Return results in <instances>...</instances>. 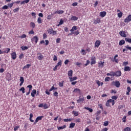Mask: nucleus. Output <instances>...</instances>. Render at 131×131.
<instances>
[{"label": "nucleus", "instance_id": "f257e3e1", "mask_svg": "<svg viewBox=\"0 0 131 131\" xmlns=\"http://www.w3.org/2000/svg\"><path fill=\"white\" fill-rule=\"evenodd\" d=\"M48 32L49 34H52L53 35H56L57 34V31H54L52 28L48 30Z\"/></svg>", "mask_w": 131, "mask_h": 131}, {"label": "nucleus", "instance_id": "f03ea898", "mask_svg": "<svg viewBox=\"0 0 131 131\" xmlns=\"http://www.w3.org/2000/svg\"><path fill=\"white\" fill-rule=\"evenodd\" d=\"M11 58L13 60H16L17 59V54L16 52H13L11 54Z\"/></svg>", "mask_w": 131, "mask_h": 131}, {"label": "nucleus", "instance_id": "7ed1b4c3", "mask_svg": "<svg viewBox=\"0 0 131 131\" xmlns=\"http://www.w3.org/2000/svg\"><path fill=\"white\" fill-rule=\"evenodd\" d=\"M32 42H35V43H37V41H38V38L37 36H34L32 39Z\"/></svg>", "mask_w": 131, "mask_h": 131}, {"label": "nucleus", "instance_id": "20e7f679", "mask_svg": "<svg viewBox=\"0 0 131 131\" xmlns=\"http://www.w3.org/2000/svg\"><path fill=\"white\" fill-rule=\"evenodd\" d=\"M131 20V15H129L127 17H126L125 20V23H127V22H129Z\"/></svg>", "mask_w": 131, "mask_h": 131}, {"label": "nucleus", "instance_id": "39448f33", "mask_svg": "<svg viewBox=\"0 0 131 131\" xmlns=\"http://www.w3.org/2000/svg\"><path fill=\"white\" fill-rule=\"evenodd\" d=\"M84 101V97L83 96H80L79 99L77 100V103H80L81 102H83Z\"/></svg>", "mask_w": 131, "mask_h": 131}, {"label": "nucleus", "instance_id": "423d86ee", "mask_svg": "<svg viewBox=\"0 0 131 131\" xmlns=\"http://www.w3.org/2000/svg\"><path fill=\"white\" fill-rule=\"evenodd\" d=\"M100 45H101V41L98 40H96V41L95 43V48H99Z\"/></svg>", "mask_w": 131, "mask_h": 131}, {"label": "nucleus", "instance_id": "0eeeda50", "mask_svg": "<svg viewBox=\"0 0 131 131\" xmlns=\"http://www.w3.org/2000/svg\"><path fill=\"white\" fill-rule=\"evenodd\" d=\"M119 34H120V35H121V36H122L123 37H126V35L125 34V32H124L123 31H121L119 32Z\"/></svg>", "mask_w": 131, "mask_h": 131}, {"label": "nucleus", "instance_id": "6e6552de", "mask_svg": "<svg viewBox=\"0 0 131 131\" xmlns=\"http://www.w3.org/2000/svg\"><path fill=\"white\" fill-rule=\"evenodd\" d=\"M104 63L105 62L102 61H100L98 63V67H99V68H103V67H104Z\"/></svg>", "mask_w": 131, "mask_h": 131}, {"label": "nucleus", "instance_id": "1a4fd4ad", "mask_svg": "<svg viewBox=\"0 0 131 131\" xmlns=\"http://www.w3.org/2000/svg\"><path fill=\"white\" fill-rule=\"evenodd\" d=\"M63 13H64V11L63 10H57V11H55L54 12V14H62Z\"/></svg>", "mask_w": 131, "mask_h": 131}, {"label": "nucleus", "instance_id": "9d476101", "mask_svg": "<svg viewBox=\"0 0 131 131\" xmlns=\"http://www.w3.org/2000/svg\"><path fill=\"white\" fill-rule=\"evenodd\" d=\"M115 76L116 77H119L121 76V71H118L115 73Z\"/></svg>", "mask_w": 131, "mask_h": 131}, {"label": "nucleus", "instance_id": "9b49d317", "mask_svg": "<svg viewBox=\"0 0 131 131\" xmlns=\"http://www.w3.org/2000/svg\"><path fill=\"white\" fill-rule=\"evenodd\" d=\"M69 78L71 82L74 81V80H76V79H77V77H74L73 78L72 77H69Z\"/></svg>", "mask_w": 131, "mask_h": 131}, {"label": "nucleus", "instance_id": "f8f14e48", "mask_svg": "<svg viewBox=\"0 0 131 131\" xmlns=\"http://www.w3.org/2000/svg\"><path fill=\"white\" fill-rule=\"evenodd\" d=\"M72 74H73V71L71 70L68 72V75L69 76V77H72Z\"/></svg>", "mask_w": 131, "mask_h": 131}, {"label": "nucleus", "instance_id": "ddd939ff", "mask_svg": "<svg viewBox=\"0 0 131 131\" xmlns=\"http://www.w3.org/2000/svg\"><path fill=\"white\" fill-rule=\"evenodd\" d=\"M100 17H103L106 16V12L103 11L100 13Z\"/></svg>", "mask_w": 131, "mask_h": 131}, {"label": "nucleus", "instance_id": "4468645a", "mask_svg": "<svg viewBox=\"0 0 131 131\" xmlns=\"http://www.w3.org/2000/svg\"><path fill=\"white\" fill-rule=\"evenodd\" d=\"M115 86L116 88H119V86H120V83L119 82V81H115Z\"/></svg>", "mask_w": 131, "mask_h": 131}, {"label": "nucleus", "instance_id": "2eb2a0df", "mask_svg": "<svg viewBox=\"0 0 131 131\" xmlns=\"http://www.w3.org/2000/svg\"><path fill=\"white\" fill-rule=\"evenodd\" d=\"M101 22V19L100 18H97V19H96L95 20H94V24H98L99 23H100Z\"/></svg>", "mask_w": 131, "mask_h": 131}, {"label": "nucleus", "instance_id": "dca6fc26", "mask_svg": "<svg viewBox=\"0 0 131 131\" xmlns=\"http://www.w3.org/2000/svg\"><path fill=\"white\" fill-rule=\"evenodd\" d=\"M78 19V18L76 16H72L71 17V20H72L73 21H77Z\"/></svg>", "mask_w": 131, "mask_h": 131}, {"label": "nucleus", "instance_id": "f3484780", "mask_svg": "<svg viewBox=\"0 0 131 131\" xmlns=\"http://www.w3.org/2000/svg\"><path fill=\"white\" fill-rule=\"evenodd\" d=\"M124 43H125V41L124 40H121L120 41L119 45V46H123Z\"/></svg>", "mask_w": 131, "mask_h": 131}, {"label": "nucleus", "instance_id": "a211bd4d", "mask_svg": "<svg viewBox=\"0 0 131 131\" xmlns=\"http://www.w3.org/2000/svg\"><path fill=\"white\" fill-rule=\"evenodd\" d=\"M33 117V115L32 114H30V121L31 122H34V120H32V118Z\"/></svg>", "mask_w": 131, "mask_h": 131}, {"label": "nucleus", "instance_id": "6ab92c4d", "mask_svg": "<svg viewBox=\"0 0 131 131\" xmlns=\"http://www.w3.org/2000/svg\"><path fill=\"white\" fill-rule=\"evenodd\" d=\"M130 68L129 67H125L124 69V71H130Z\"/></svg>", "mask_w": 131, "mask_h": 131}, {"label": "nucleus", "instance_id": "aec40b11", "mask_svg": "<svg viewBox=\"0 0 131 131\" xmlns=\"http://www.w3.org/2000/svg\"><path fill=\"white\" fill-rule=\"evenodd\" d=\"M73 93H80V89L78 88L75 89L73 91Z\"/></svg>", "mask_w": 131, "mask_h": 131}, {"label": "nucleus", "instance_id": "412c9836", "mask_svg": "<svg viewBox=\"0 0 131 131\" xmlns=\"http://www.w3.org/2000/svg\"><path fill=\"white\" fill-rule=\"evenodd\" d=\"M20 49H22L23 51H25V50H28V47L27 46H21Z\"/></svg>", "mask_w": 131, "mask_h": 131}, {"label": "nucleus", "instance_id": "4be33fe9", "mask_svg": "<svg viewBox=\"0 0 131 131\" xmlns=\"http://www.w3.org/2000/svg\"><path fill=\"white\" fill-rule=\"evenodd\" d=\"M91 64L93 65L94 64H96V60H95V59H94V58H91Z\"/></svg>", "mask_w": 131, "mask_h": 131}, {"label": "nucleus", "instance_id": "5701e85b", "mask_svg": "<svg viewBox=\"0 0 131 131\" xmlns=\"http://www.w3.org/2000/svg\"><path fill=\"white\" fill-rule=\"evenodd\" d=\"M30 66H31V64H28L26 66H25L24 67V68H23V69H27L29 68V67H30Z\"/></svg>", "mask_w": 131, "mask_h": 131}, {"label": "nucleus", "instance_id": "b1692460", "mask_svg": "<svg viewBox=\"0 0 131 131\" xmlns=\"http://www.w3.org/2000/svg\"><path fill=\"white\" fill-rule=\"evenodd\" d=\"M38 59L40 61H41V60H42V59H43V55L40 54L39 56H38Z\"/></svg>", "mask_w": 131, "mask_h": 131}, {"label": "nucleus", "instance_id": "393cba45", "mask_svg": "<svg viewBox=\"0 0 131 131\" xmlns=\"http://www.w3.org/2000/svg\"><path fill=\"white\" fill-rule=\"evenodd\" d=\"M74 126H75V123H71L70 124V128H73V127H74Z\"/></svg>", "mask_w": 131, "mask_h": 131}, {"label": "nucleus", "instance_id": "a878e982", "mask_svg": "<svg viewBox=\"0 0 131 131\" xmlns=\"http://www.w3.org/2000/svg\"><path fill=\"white\" fill-rule=\"evenodd\" d=\"M64 128H66V125H64L62 126L59 127L58 128V130H60V129H64Z\"/></svg>", "mask_w": 131, "mask_h": 131}, {"label": "nucleus", "instance_id": "bb28decb", "mask_svg": "<svg viewBox=\"0 0 131 131\" xmlns=\"http://www.w3.org/2000/svg\"><path fill=\"white\" fill-rule=\"evenodd\" d=\"M37 22L38 24H41V23H42V20H41V18L38 17L37 19Z\"/></svg>", "mask_w": 131, "mask_h": 131}, {"label": "nucleus", "instance_id": "cd10ccee", "mask_svg": "<svg viewBox=\"0 0 131 131\" xmlns=\"http://www.w3.org/2000/svg\"><path fill=\"white\" fill-rule=\"evenodd\" d=\"M30 26L32 27V28H34L35 27V24L33 22L30 23Z\"/></svg>", "mask_w": 131, "mask_h": 131}, {"label": "nucleus", "instance_id": "c85d7f7f", "mask_svg": "<svg viewBox=\"0 0 131 131\" xmlns=\"http://www.w3.org/2000/svg\"><path fill=\"white\" fill-rule=\"evenodd\" d=\"M19 91H21L23 94L25 93V88L24 87H22L19 89Z\"/></svg>", "mask_w": 131, "mask_h": 131}, {"label": "nucleus", "instance_id": "c756f323", "mask_svg": "<svg viewBox=\"0 0 131 131\" xmlns=\"http://www.w3.org/2000/svg\"><path fill=\"white\" fill-rule=\"evenodd\" d=\"M125 41H127V42H129L130 43L131 42V38H125Z\"/></svg>", "mask_w": 131, "mask_h": 131}, {"label": "nucleus", "instance_id": "7c9ffc66", "mask_svg": "<svg viewBox=\"0 0 131 131\" xmlns=\"http://www.w3.org/2000/svg\"><path fill=\"white\" fill-rule=\"evenodd\" d=\"M108 101H109L110 103H112V105H114L115 104L114 100L113 99H109Z\"/></svg>", "mask_w": 131, "mask_h": 131}, {"label": "nucleus", "instance_id": "2f4dec72", "mask_svg": "<svg viewBox=\"0 0 131 131\" xmlns=\"http://www.w3.org/2000/svg\"><path fill=\"white\" fill-rule=\"evenodd\" d=\"M108 124H109V122L108 121L104 122V124H103L104 126H108Z\"/></svg>", "mask_w": 131, "mask_h": 131}, {"label": "nucleus", "instance_id": "473e14b6", "mask_svg": "<svg viewBox=\"0 0 131 131\" xmlns=\"http://www.w3.org/2000/svg\"><path fill=\"white\" fill-rule=\"evenodd\" d=\"M43 118V116H39L36 118V120L38 121L39 120H41L42 118Z\"/></svg>", "mask_w": 131, "mask_h": 131}, {"label": "nucleus", "instance_id": "72a5a7b5", "mask_svg": "<svg viewBox=\"0 0 131 131\" xmlns=\"http://www.w3.org/2000/svg\"><path fill=\"white\" fill-rule=\"evenodd\" d=\"M84 109H86V110H88L90 112H93V109H92L90 107H85Z\"/></svg>", "mask_w": 131, "mask_h": 131}, {"label": "nucleus", "instance_id": "f704fd0d", "mask_svg": "<svg viewBox=\"0 0 131 131\" xmlns=\"http://www.w3.org/2000/svg\"><path fill=\"white\" fill-rule=\"evenodd\" d=\"M63 23H64V21L63 20V19H61L59 21V24L57 25V26H60V25H62Z\"/></svg>", "mask_w": 131, "mask_h": 131}, {"label": "nucleus", "instance_id": "c9c22d12", "mask_svg": "<svg viewBox=\"0 0 131 131\" xmlns=\"http://www.w3.org/2000/svg\"><path fill=\"white\" fill-rule=\"evenodd\" d=\"M73 114H74V115H75V116H78V112L73 111Z\"/></svg>", "mask_w": 131, "mask_h": 131}, {"label": "nucleus", "instance_id": "e433bc0d", "mask_svg": "<svg viewBox=\"0 0 131 131\" xmlns=\"http://www.w3.org/2000/svg\"><path fill=\"white\" fill-rule=\"evenodd\" d=\"M118 17L119 18H121L122 17V12H120V13H118Z\"/></svg>", "mask_w": 131, "mask_h": 131}, {"label": "nucleus", "instance_id": "4c0bfd02", "mask_svg": "<svg viewBox=\"0 0 131 131\" xmlns=\"http://www.w3.org/2000/svg\"><path fill=\"white\" fill-rule=\"evenodd\" d=\"M72 120V119H64L63 121L64 122H68V121H71Z\"/></svg>", "mask_w": 131, "mask_h": 131}, {"label": "nucleus", "instance_id": "58836bf2", "mask_svg": "<svg viewBox=\"0 0 131 131\" xmlns=\"http://www.w3.org/2000/svg\"><path fill=\"white\" fill-rule=\"evenodd\" d=\"M8 8H9V6L5 5L2 7L3 10H8Z\"/></svg>", "mask_w": 131, "mask_h": 131}, {"label": "nucleus", "instance_id": "ea45409f", "mask_svg": "<svg viewBox=\"0 0 131 131\" xmlns=\"http://www.w3.org/2000/svg\"><path fill=\"white\" fill-rule=\"evenodd\" d=\"M10 51H11V49L10 48H7L6 50L4 51V53H6L7 54H8V53H9Z\"/></svg>", "mask_w": 131, "mask_h": 131}, {"label": "nucleus", "instance_id": "a19ab883", "mask_svg": "<svg viewBox=\"0 0 131 131\" xmlns=\"http://www.w3.org/2000/svg\"><path fill=\"white\" fill-rule=\"evenodd\" d=\"M61 65H62V61L60 60L56 66L59 67V66H61Z\"/></svg>", "mask_w": 131, "mask_h": 131}, {"label": "nucleus", "instance_id": "79ce46f5", "mask_svg": "<svg viewBox=\"0 0 131 131\" xmlns=\"http://www.w3.org/2000/svg\"><path fill=\"white\" fill-rule=\"evenodd\" d=\"M124 131H130V128L127 127L124 129Z\"/></svg>", "mask_w": 131, "mask_h": 131}, {"label": "nucleus", "instance_id": "37998d69", "mask_svg": "<svg viewBox=\"0 0 131 131\" xmlns=\"http://www.w3.org/2000/svg\"><path fill=\"white\" fill-rule=\"evenodd\" d=\"M110 74H111V76H113V77L115 76V72H111Z\"/></svg>", "mask_w": 131, "mask_h": 131}, {"label": "nucleus", "instance_id": "c03bdc74", "mask_svg": "<svg viewBox=\"0 0 131 131\" xmlns=\"http://www.w3.org/2000/svg\"><path fill=\"white\" fill-rule=\"evenodd\" d=\"M19 80L20 82H24V78L23 77H20Z\"/></svg>", "mask_w": 131, "mask_h": 131}, {"label": "nucleus", "instance_id": "a18cd8bd", "mask_svg": "<svg viewBox=\"0 0 131 131\" xmlns=\"http://www.w3.org/2000/svg\"><path fill=\"white\" fill-rule=\"evenodd\" d=\"M43 107H44V109H48V108H49V105H48L47 104H45Z\"/></svg>", "mask_w": 131, "mask_h": 131}, {"label": "nucleus", "instance_id": "49530a36", "mask_svg": "<svg viewBox=\"0 0 131 131\" xmlns=\"http://www.w3.org/2000/svg\"><path fill=\"white\" fill-rule=\"evenodd\" d=\"M13 5H14V3H12L8 4V7H9V8H12V7H13Z\"/></svg>", "mask_w": 131, "mask_h": 131}, {"label": "nucleus", "instance_id": "de8ad7c7", "mask_svg": "<svg viewBox=\"0 0 131 131\" xmlns=\"http://www.w3.org/2000/svg\"><path fill=\"white\" fill-rule=\"evenodd\" d=\"M127 65H128V62H123V66H126Z\"/></svg>", "mask_w": 131, "mask_h": 131}, {"label": "nucleus", "instance_id": "09e8293b", "mask_svg": "<svg viewBox=\"0 0 131 131\" xmlns=\"http://www.w3.org/2000/svg\"><path fill=\"white\" fill-rule=\"evenodd\" d=\"M127 50H129V51H131V47L128 46V45H127L125 47Z\"/></svg>", "mask_w": 131, "mask_h": 131}, {"label": "nucleus", "instance_id": "8fccbe9b", "mask_svg": "<svg viewBox=\"0 0 131 131\" xmlns=\"http://www.w3.org/2000/svg\"><path fill=\"white\" fill-rule=\"evenodd\" d=\"M110 80V77H106L105 78V81H109Z\"/></svg>", "mask_w": 131, "mask_h": 131}, {"label": "nucleus", "instance_id": "3c124183", "mask_svg": "<svg viewBox=\"0 0 131 131\" xmlns=\"http://www.w3.org/2000/svg\"><path fill=\"white\" fill-rule=\"evenodd\" d=\"M112 99H113V100H117V96H113L112 97Z\"/></svg>", "mask_w": 131, "mask_h": 131}, {"label": "nucleus", "instance_id": "603ef678", "mask_svg": "<svg viewBox=\"0 0 131 131\" xmlns=\"http://www.w3.org/2000/svg\"><path fill=\"white\" fill-rule=\"evenodd\" d=\"M26 35L24 34L20 36V38H25L26 37Z\"/></svg>", "mask_w": 131, "mask_h": 131}, {"label": "nucleus", "instance_id": "864d4df0", "mask_svg": "<svg viewBox=\"0 0 131 131\" xmlns=\"http://www.w3.org/2000/svg\"><path fill=\"white\" fill-rule=\"evenodd\" d=\"M57 60H58L57 56L56 55H54L53 61H57Z\"/></svg>", "mask_w": 131, "mask_h": 131}, {"label": "nucleus", "instance_id": "5fc2aeb1", "mask_svg": "<svg viewBox=\"0 0 131 131\" xmlns=\"http://www.w3.org/2000/svg\"><path fill=\"white\" fill-rule=\"evenodd\" d=\"M19 127H20V126H15V127L14 128V130L15 131L18 130V128H19Z\"/></svg>", "mask_w": 131, "mask_h": 131}, {"label": "nucleus", "instance_id": "6e6d98bb", "mask_svg": "<svg viewBox=\"0 0 131 131\" xmlns=\"http://www.w3.org/2000/svg\"><path fill=\"white\" fill-rule=\"evenodd\" d=\"M58 92H55L53 94L54 96H55V97H58Z\"/></svg>", "mask_w": 131, "mask_h": 131}, {"label": "nucleus", "instance_id": "4d7b16f0", "mask_svg": "<svg viewBox=\"0 0 131 131\" xmlns=\"http://www.w3.org/2000/svg\"><path fill=\"white\" fill-rule=\"evenodd\" d=\"M18 11H19V8H16V9L13 10V12H14V13H17V12H18Z\"/></svg>", "mask_w": 131, "mask_h": 131}, {"label": "nucleus", "instance_id": "13d9d810", "mask_svg": "<svg viewBox=\"0 0 131 131\" xmlns=\"http://www.w3.org/2000/svg\"><path fill=\"white\" fill-rule=\"evenodd\" d=\"M90 60H88L86 61V63L84 64V66H88L89 65V64H90Z\"/></svg>", "mask_w": 131, "mask_h": 131}, {"label": "nucleus", "instance_id": "bf43d9fd", "mask_svg": "<svg viewBox=\"0 0 131 131\" xmlns=\"http://www.w3.org/2000/svg\"><path fill=\"white\" fill-rule=\"evenodd\" d=\"M68 63H69V60H68V59L64 61L65 65H67V64H68Z\"/></svg>", "mask_w": 131, "mask_h": 131}, {"label": "nucleus", "instance_id": "052dcab7", "mask_svg": "<svg viewBox=\"0 0 131 131\" xmlns=\"http://www.w3.org/2000/svg\"><path fill=\"white\" fill-rule=\"evenodd\" d=\"M127 92H128V93H130V91H131L130 87L128 86V87L127 88Z\"/></svg>", "mask_w": 131, "mask_h": 131}, {"label": "nucleus", "instance_id": "680f3d73", "mask_svg": "<svg viewBox=\"0 0 131 131\" xmlns=\"http://www.w3.org/2000/svg\"><path fill=\"white\" fill-rule=\"evenodd\" d=\"M43 38L44 39H46V38H47V34L46 33H44L43 35Z\"/></svg>", "mask_w": 131, "mask_h": 131}, {"label": "nucleus", "instance_id": "e2e57ef3", "mask_svg": "<svg viewBox=\"0 0 131 131\" xmlns=\"http://www.w3.org/2000/svg\"><path fill=\"white\" fill-rule=\"evenodd\" d=\"M27 88H28L29 89V90H30V91H31V89H32V85H29L27 86Z\"/></svg>", "mask_w": 131, "mask_h": 131}, {"label": "nucleus", "instance_id": "0e129e2a", "mask_svg": "<svg viewBox=\"0 0 131 131\" xmlns=\"http://www.w3.org/2000/svg\"><path fill=\"white\" fill-rule=\"evenodd\" d=\"M23 57H24V55H23V54H21L19 56V59H22V58H23Z\"/></svg>", "mask_w": 131, "mask_h": 131}, {"label": "nucleus", "instance_id": "69168bd1", "mask_svg": "<svg viewBox=\"0 0 131 131\" xmlns=\"http://www.w3.org/2000/svg\"><path fill=\"white\" fill-rule=\"evenodd\" d=\"M72 6H73V7H76V6H77V3L76 2V3H73V4H72Z\"/></svg>", "mask_w": 131, "mask_h": 131}, {"label": "nucleus", "instance_id": "338daca9", "mask_svg": "<svg viewBox=\"0 0 131 131\" xmlns=\"http://www.w3.org/2000/svg\"><path fill=\"white\" fill-rule=\"evenodd\" d=\"M72 29H73L74 30H77V27L73 26Z\"/></svg>", "mask_w": 131, "mask_h": 131}, {"label": "nucleus", "instance_id": "774afa93", "mask_svg": "<svg viewBox=\"0 0 131 131\" xmlns=\"http://www.w3.org/2000/svg\"><path fill=\"white\" fill-rule=\"evenodd\" d=\"M75 122H80V119H77L75 120Z\"/></svg>", "mask_w": 131, "mask_h": 131}]
</instances>
